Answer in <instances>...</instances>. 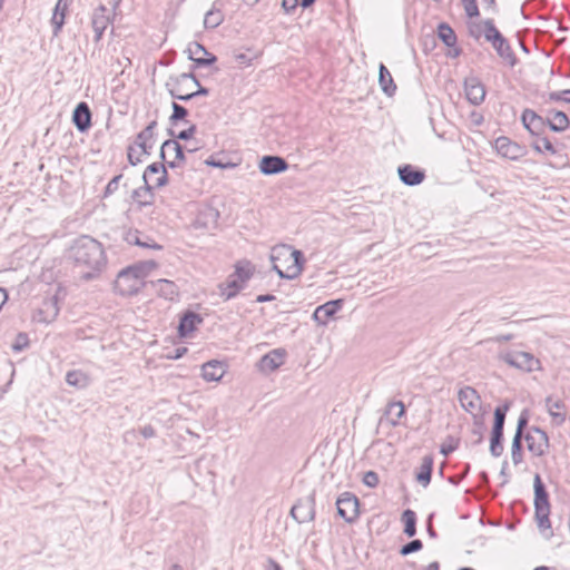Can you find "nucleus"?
Masks as SVG:
<instances>
[{"label": "nucleus", "instance_id": "20e7f679", "mask_svg": "<svg viewBox=\"0 0 570 570\" xmlns=\"http://www.w3.org/2000/svg\"><path fill=\"white\" fill-rule=\"evenodd\" d=\"M534 513L538 522V527L541 530L549 529L551 527L549 514L550 503L549 494L539 474L534 475Z\"/></svg>", "mask_w": 570, "mask_h": 570}, {"label": "nucleus", "instance_id": "680f3d73", "mask_svg": "<svg viewBox=\"0 0 570 570\" xmlns=\"http://www.w3.org/2000/svg\"><path fill=\"white\" fill-rule=\"evenodd\" d=\"M170 97L174 98V99H177V100H181V101H189V100L195 98L193 91L184 92V94H174L171 91Z\"/></svg>", "mask_w": 570, "mask_h": 570}, {"label": "nucleus", "instance_id": "4be33fe9", "mask_svg": "<svg viewBox=\"0 0 570 570\" xmlns=\"http://www.w3.org/2000/svg\"><path fill=\"white\" fill-rule=\"evenodd\" d=\"M72 3V0H58L51 17V26L53 28L52 33L55 37H58L61 32V29L65 24L66 13L68 11L69 6Z\"/></svg>", "mask_w": 570, "mask_h": 570}, {"label": "nucleus", "instance_id": "5fc2aeb1", "mask_svg": "<svg viewBox=\"0 0 570 570\" xmlns=\"http://www.w3.org/2000/svg\"><path fill=\"white\" fill-rule=\"evenodd\" d=\"M363 483L368 488H375L379 484V475L374 471H367L364 473Z\"/></svg>", "mask_w": 570, "mask_h": 570}, {"label": "nucleus", "instance_id": "a18cd8bd", "mask_svg": "<svg viewBox=\"0 0 570 570\" xmlns=\"http://www.w3.org/2000/svg\"><path fill=\"white\" fill-rule=\"evenodd\" d=\"M171 108L173 114L169 117V121L171 125H176L178 121L185 120V118L188 116V110L184 106L175 101L171 104Z\"/></svg>", "mask_w": 570, "mask_h": 570}, {"label": "nucleus", "instance_id": "6e6d98bb", "mask_svg": "<svg viewBox=\"0 0 570 570\" xmlns=\"http://www.w3.org/2000/svg\"><path fill=\"white\" fill-rule=\"evenodd\" d=\"M28 344V337L23 333H19L16 338V343L12 345L13 351L20 352L22 351Z\"/></svg>", "mask_w": 570, "mask_h": 570}, {"label": "nucleus", "instance_id": "e2e57ef3", "mask_svg": "<svg viewBox=\"0 0 570 570\" xmlns=\"http://www.w3.org/2000/svg\"><path fill=\"white\" fill-rule=\"evenodd\" d=\"M235 61L242 66H249L252 58H249L246 53H237L235 55Z\"/></svg>", "mask_w": 570, "mask_h": 570}, {"label": "nucleus", "instance_id": "69168bd1", "mask_svg": "<svg viewBox=\"0 0 570 570\" xmlns=\"http://www.w3.org/2000/svg\"><path fill=\"white\" fill-rule=\"evenodd\" d=\"M179 76H185L186 77V81L187 82L188 81L191 82L193 86H199V80L197 79V77L195 76L193 70L190 72H183Z\"/></svg>", "mask_w": 570, "mask_h": 570}, {"label": "nucleus", "instance_id": "1a4fd4ad", "mask_svg": "<svg viewBox=\"0 0 570 570\" xmlns=\"http://www.w3.org/2000/svg\"><path fill=\"white\" fill-rule=\"evenodd\" d=\"M112 21L114 18L110 16L109 10L105 4H99L94 9L90 17V23L95 32L94 41L96 43L102 39L106 29L112 23Z\"/></svg>", "mask_w": 570, "mask_h": 570}, {"label": "nucleus", "instance_id": "4468645a", "mask_svg": "<svg viewBox=\"0 0 570 570\" xmlns=\"http://www.w3.org/2000/svg\"><path fill=\"white\" fill-rule=\"evenodd\" d=\"M464 92L468 101L473 106H479L484 101L485 87L482 81L475 77L470 76L464 79Z\"/></svg>", "mask_w": 570, "mask_h": 570}, {"label": "nucleus", "instance_id": "6e6552de", "mask_svg": "<svg viewBox=\"0 0 570 570\" xmlns=\"http://www.w3.org/2000/svg\"><path fill=\"white\" fill-rule=\"evenodd\" d=\"M291 517L298 523L311 522L315 518V493L298 499L291 509Z\"/></svg>", "mask_w": 570, "mask_h": 570}, {"label": "nucleus", "instance_id": "dca6fc26", "mask_svg": "<svg viewBox=\"0 0 570 570\" xmlns=\"http://www.w3.org/2000/svg\"><path fill=\"white\" fill-rule=\"evenodd\" d=\"M286 352L284 348H275L265 354L257 362L261 372L269 373L278 368L285 362Z\"/></svg>", "mask_w": 570, "mask_h": 570}, {"label": "nucleus", "instance_id": "2eb2a0df", "mask_svg": "<svg viewBox=\"0 0 570 570\" xmlns=\"http://www.w3.org/2000/svg\"><path fill=\"white\" fill-rule=\"evenodd\" d=\"M218 219L219 212L212 206H206L198 212L193 225L196 229L212 230L217 227Z\"/></svg>", "mask_w": 570, "mask_h": 570}, {"label": "nucleus", "instance_id": "412c9836", "mask_svg": "<svg viewBox=\"0 0 570 570\" xmlns=\"http://www.w3.org/2000/svg\"><path fill=\"white\" fill-rule=\"evenodd\" d=\"M400 180L406 186H417L424 178L425 173L422 169L415 168L412 165H403L397 168Z\"/></svg>", "mask_w": 570, "mask_h": 570}, {"label": "nucleus", "instance_id": "58836bf2", "mask_svg": "<svg viewBox=\"0 0 570 570\" xmlns=\"http://www.w3.org/2000/svg\"><path fill=\"white\" fill-rule=\"evenodd\" d=\"M531 146L539 154L549 153L557 155L559 153L557 146L548 137L541 135L537 137Z\"/></svg>", "mask_w": 570, "mask_h": 570}, {"label": "nucleus", "instance_id": "0e129e2a", "mask_svg": "<svg viewBox=\"0 0 570 570\" xmlns=\"http://www.w3.org/2000/svg\"><path fill=\"white\" fill-rule=\"evenodd\" d=\"M132 153H135V148L134 146H129L127 149L128 161L130 165L136 166L141 161V159L139 157H132Z\"/></svg>", "mask_w": 570, "mask_h": 570}, {"label": "nucleus", "instance_id": "a878e982", "mask_svg": "<svg viewBox=\"0 0 570 570\" xmlns=\"http://www.w3.org/2000/svg\"><path fill=\"white\" fill-rule=\"evenodd\" d=\"M226 372L224 363L213 360L202 366V376L207 382L219 381Z\"/></svg>", "mask_w": 570, "mask_h": 570}, {"label": "nucleus", "instance_id": "0eeeda50", "mask_svg": "<svg viewBox=\"0 0 570 570\" xmlns=\"http://www.w3.org/2000/svg\"><path fill=\"white\" fill-rule=\"evenodd\" d=\"M337 514L347 523H353L360 515V500L352 492H343L336 499Z\"/></svg>", "mask_w": 570, "mask_h": 570}, {"label": "nucleus", "instance_id": "cd10ccee", "mask_svg": "<svg viewBox=\"0 0 570 570\" xmlns=\"http://www.w3.org/2000/svg\"><path fill=\"white\" fill-rule=\"evenodd\" d=\"M547 122L550 130L554 132H562L570 126V120L563 111L551 110L548 114Z\"/></svg>", "mask_w": 570, "mask_h": 570}, {"label": "nucleus", "instance_id": "9d476101", "mask_svg": "<svg viewBox=\"0 0 570 570\" xmlns=\"http://www.w3.org/2000/svg\"><path fill=\"white\" fill-rule=\"evenodd\" d=\"M500 358L507 364L527 372L535 370L539 365V360L528 352H508L501 354Z\"/></svg>", "mask_w": 570, "mask_h": 570}, {"label": "nucleus", "instance_id": "338daca9", "mask_svg": "<svg viewBox=\"0 0 570 570\" xmlns=\"http://www.w3.org/2000/svg\"><path fill=\"white\" fill-rule=\"evenodd\" d=\"M432 519H433V513H431L428 518V522H426V531H428V534L431 537V538H436L438 534H436V531L433 529L432 527Z\"/></svg>", "mask_w": 570, "mask_h": 570}, {"label": "nucleus", "instance_id": "7c9ffc66", "mask_svg": "<svg viewBox=\"0 0 570 570\" xmlns=\"http://www.w3.org/2000/svg\"><path fill=\"white\" fill-rule=\"evenodd\" d=\"M379 83L382 91L386 96L392 97L395 94L396 85L394 83L392 75L384 63H380L379 67Z\"/></svg>", "mask_w": 570, "mask_h": 570}, {"label": "nucleus", "instance_id": "f03ea898", "mask_svg": "<svg viewBox=\"0 0 570 570\" xmlns=\"http://www.w3.org/2000/svg\"><path fill=\"white\" fill-rule=\"evenodd\" d=\"M145 264L131 265L120 271L115 281V289L121 296L136 295L144 286V278L147 275Z\"/></svg>", "mask_w": 570, "mask_h": 570}, {"label": "nucleus", "instance_id": "79ce46f5", "mask_svg": "<svg viewBox=\"0 0 570 570\" xmlns=\"http://www.w3.org/2000/svg\"><path fill=\"white\" fill-rule=\"evenodd\" d=\"M522 440L519 434H514L511 445V459L514 465L523 461Z\"/></svg>", "mask_w": 570, "mask_h": 570}, {"label": "nucleus", "instance_id": "f704fd0d", "mask_svg": "<svg viewBox=\"0 0 570 570\" xmlns=\"http://www.w3.org/2000/svg\"><path fill=\"white\" fill-rule=\"evenodd\" d=\"M158 294L166 299H175L178 296V288L176 284L168 279H157L154 284Z\"/></svg>", "mask_w": 570, "mask_h": 570}, {"label": "nucleus", "instance_id": "5701e85b", "mask_svg": "<svg viewBox=\"0 0 570 570\" xmlns=\"http://www.w3.org/2000/svg\"><path fill=\"white\" fill-rule=\"evenodd\" d=\"M158 174L159 176L155 179L153 186L158 188L165 186L168 183V173L166 169V165L163 163H153L149 166H147L142 175L144 183H149L151 175Z\"/></svg>", "mask_w": 570, "mask_h": 570}, {"label": "nucleus", "instance_id": "c9c22d12", "mask_svg": "<svg viewBox=\"0 0 570 570\" xmlns=\"http://www.w3.org/2000/svg\"><path fill=\"white\" fill-rule=\"evenodd\" d=\"M153 188L154 186L150 185V183L145 184L142 187H139L132 191V199L139 206L151 205L154 198Z\"/></svg>", "mask_w": 570, "mask_h": 570}, {"label": "nucleus", "instance_id": "774afa93", "mask_svg": "<svg viewBox=\"0 0 570 570\" xmlns=\"http://www.w3.org/2000/svg\"><path fill=\"white\" fill-rule=\"evenodd\" d=\"M141 434L145 439L155 436V429L151 425H146L141 429Z\"/></svg>", "mask_w": 570, "mask_h": 570}, {"label": "nucleus", "instance_id": "e433bc0d", "mask_svg": "<svg viewBox=\"0 0 570 570\" xmlns=\"http://www.w3.org/2000/svg\"><path fill=\"white\" fill-rule=\"evenodd\" d=\"M438 37L449 48L455 47L458 41L454 30L446 22L438 26Z\"/></svg>", "mask_w": 570, "mask_h": 570}, {"label": "nucleus", "instance_id": "2f4dec72", "mask_svg": "<svg viewBox=\"0 0 570 570\" xmlns=\"http://www.w3.org/2000/svg\"><path fill=\"white\" fill-rule=\"evenodd\" d=\"M193 87L191 82L186 81L185 76H170L166 82L169 95H171V91L174 94L190 92L193 91Z\"/></svg>", "mask_w": 570, "mask_h": 570}, {"label": "nucleus", "instance_id": "473e14b6", "mask_svg": "<svg viewBox=\"0 0 570 570\" xmlns=\"http://www.w3.org/2000/svg\"><path fill=\"white\" fill-rule=\"evenodd\" d=\"M432 470H433V458L430 455H425L422 459L421 466L415 475L416 481L424 488L428 487L431 482Z\"/></svg>", "mask_w": 570, "mask_h": 570}, {"label": "nucleus", "instance_id": "b1692460", "mask_svg": "<svg viewBox=\"0 0 570 570\" xmlns=\"http://www.w3.org/2000/svg\"><path fill=\"white\" fill-rule=\"evenodd\" d=\"M458 399L461 406L466 411L472 413L473 410L479 407L480 405V395L478 392L471 386H464L460 389L458 393Z\"/></svg>", "mask_w": 570, "mask_h": 570}, {"label": "nucleus", "instance_id": "7ed1b4c3", "mask_svg": "<svg viewBox=\"0 0 570 570\" xmlns=\"http://www.w3.org/2000/svg\"><path fill=\"white\" fill-rule=\"evenodd\" d=\"M484 27V38L490 42L498 56L504 60L510 67H514L518 62L517 56L513 52L508 39L499 31L492 19L482 21Z\"/></svg>", "mask_w": 570, "mask_h": 570}, {"label": "nucleus", "instance_id": "de8ad7c7", "mask_svg": "<svg viewBox=\"0 0 570 570\" xmlns=\"http://www.w3.org/2000/svg\"><path fill=\"white\" fill-rule=\"evenodd\" d=\"M422 541L420 539H413L412 541L402 546L399 552L401 556L406 557L411 553L419 552L420 550H422Z\"/></svg>", "mask_w": 570, "mask_h": 570}, {"label": "nucleus", "instance_id": "ddd939ff", "mask_svg": "<svg viewBox=\"0 0 570 570\" xmlns=\"http://www.w3.org/2000/svg\"><path fill=\"white\" fill-rule=\"evenodd\" d=\"M186 52L188 53V58L194 61L195 68L199 67H208L217 61V57L208 52L207 49L199 42H193L188 46Z\"/></svg>", "mask_w": 570, "mask_h": 570}, {"label": "nucleus", "instance_id": "13d9d810", "mask_svg": "<svg viewBox=\"0 0 570 570\" xmlns=\"http://www.w3.org/2000/svg\"><path fill=\"white\" fill-rule=\"evenodd\" d=\"M205 164L209 167H216V168H227V167L234 166V164H230V163L224 164L220 160H215L213 157L206 159Z\"/></svg>", "mask_w": 570, "mask_h": 570}, {"label": "nucleus", "instance_id": "72a5a7b5", "mask_svg": "<svg viewBox=\"0 0 570 570\" xmlns=\"http://www.w3.org/2000/svg\"><path fill=\"white\" fill-rule=\"evenodd\" d=\"M546 405L554 423L557 425H561L566 421V414L561 412V410L566 407V404L561 400H553L552 397H547Z\"/></svg>", "mask_w": 570, "mask_h": 570}, {"label": "nucleus", "instance_id": "ea45409f", "mask_svg": "<svg viewBox=\"0 0 570 570\" xmlns=\"http://www.w3.org/2000/svg\"><path fill=\"white\" fill-rule=\"evenodd\" d=\"M224 21V14L220 9L213 8L206 12L204 17V27L206 29H215Z\"/></svg>", "mask_w": 570, "mask_h": 570}, {"label": "nucleus", "instance_id": "8fccbe9b", "mask_svg": "<svg viewBox=\"0 0 570 570\" xmlns=\"http://www.w3.org/2000/svg\"><path fill=\"white\" fill-rule=\"evenodd\" d=\"M196 130H197V127H196V125L193 124L187 129L179 131L177 135L175 134V131L173 129H168V135L171 137H176L177 139H180V140H188L195 135Z\"/></svg>", "mask_w": 570, "mask_h": 570}, {"label": "nucleus", "instance_id": "09e8293b", "mask_svg": "<svg viewBox=\"0 0 570 570\" xmlns=\"http://www.w3.org/2000/svg\"><path fill=\"white\" fill-rule=\"evenodd\" d=\"M461 1H462V4H463L465 14L469 18H476V17L480 16V10H479V7L476 4V0H461Z\"/></svg>", "mask_w": 570, "mask_h": 570}, {"label": "nucleus", "instance_id": "f8f14e48", "mask_svg": "<svg viewBox=\"0 0 570 570\" xmlns=\"http://www.w3.org/2000/svg\"><path fill=\"white\" fill-rule=\"evenodd\" d=\"M283 248H285L289 253V257L293 259V263H292V265H289L287 267L286 272H284L281 268H278L277 265H274L273 269L277 273V275L281 278L294 279L295 277L301 275V273L303 272V266H304V263H305L304 255H303V253L301 250L292 249L291 247H285L284 246Z\"/></svg>", "mask_w": 570, "mask_h": 570}, {"label": "nucleus", "instance_id": "4d7b16f0", "mask_svg": "<svg viewBox=\"0 0 570 570\" xmlns=\"http://www.w3.org/2000/svg\"><path fill=\"white\" fill-rule=\"evenodd\" d=\"M299 6V0H283L282 7L285 12H293Z\"/></svg>", "mask_w": 570, "mask_h": 570}, {"label": "nucleus", "instance_id": "f257e3e1", "mask_svg": "<svg viewBox=\"0 0 570 570\" xmlns=\"http://www.w3.org/2000/svg\"><path fill=\"white\" fill-rule=\"evenodd\" d=\"M70 258L77 266L85 267L81 278H95L105 267L107 259L102 245L95 238L82 235L70 247Z\"/></svg>", "mask_w": 570, "mask_h": 570}, {"label": "nucleus", "instance_id": "37998d69", "mask_svg": "<svg viewBox=\"0 0 570 570\" xmlns=\"http://www.w3.org/2000/svg\"><path fill=\"white\" fill-rule=\"evenodd\" d=\"M163 149H169L175 153V160L185 163L186 156L183 146L176 139H167L163 142Z\"/></svg>", "mask_w": 570, "mask_h": 570}, {"label": "nucleus", "instance_id": "4c0bfd02", "mask_svg": "<svg viewBox=\"0 0 570 570\" xmlns=\"http://www.w3.org/2000/svg\"><path fill=\"white\" fill-rule=\"evenodd\" d=\"M401 520L404 523L403 533L409 538H413L416 534V513L411 509H406L403 511Z\"/></svg>", "mask_w": 570, "mask_h": 570}, {"label": "nucleus", "instance_id": "bb28decb", "mask_svg": "<svg viewBox=\"0 0 570 570\" xmlns=\"http://www.w3.org/2000/svg\"><path fill=\"white\" fill-rule=\"evenodd\" d=\"M245 287V285L239 284V282L230 275L225 282L218 284L219 295L224 301L233 299Z\"/></svg>", "mask_w": 570, "mask_h": 570}, {"label": "nucleus", "instance_id": "c756f323", "mask_svg": "<svg viewBox=\"0 0 570 570\" xmlns=\"http://www.w3.org/2000/svg\"><path fill=\"white\" fill-rule=\"evenodd\" d=\"M156 127H157V121L153 120L136 137L135 144L141 149L142 154H145V155L150 154V146H147L146 144H147V141L154 140Z\"/></svg>", "mask_w": 570, "mask_h": 570}, {"label": "nucleus", "instance_id": "052dcab7", "mask_svg": "<svg viewBox=\"0 0 570 570\" xmlns=\"http://www.w3.org/2000/svg\"><path fill=\"white\" fill-rule=\"evenodd\" d=\"M264 570H283L282 566L271 557H267Z\"/></svg>", "mask_w": 570, "mask_h": 570}, {"label": "nucleus", "instance_id": "9b49d317", "mask_svg": "<svg viewBox=\"0 0 570 570\" xmlns=\"http://www.w3.org/2000/svg\"><path fill=\"white\" fill-rule=\"evenodd\" d=\"M494 148L500 156L510 160H518L527 155L525 147L505 136H500L494 140Z\"/></svg>", "mask_w": 570, "mask_h": 570}, {"label": "nucleus", "instance_id": "39448f33", "mask_svg": "<svg viewBox=\"0 0 570 570\" xmlns=\"http://www.w3.org/2000/svg\"><path fill=\"white\" fill-rule=\"evenodd\" d=\"M508 410V403L499 405L494 410V421L490 438V453L494 458L501 456L504 451L503 431Z\"/></svg>", "mask_w": 570, "mask_h": 570}, {"label": "nucleus", "instance_id": "f3484780", "mask_svg": "<svg viewBox=\"0 0 570 570\" xmlns=\"http://www.w3.org/2000/svg\"><path fill=\"white\" fill-rule=\"evenodd\" d=\"M521 120L524 128L535 137L540 136L546 126H548L547 118L539 116L534 110L529 108L523 110Z\"/></svg>", "mask_w": 570, "mask_h": 570}, {"label": "nucleus", "instance_id": "49530a36", "mask_svg": "<svg viewBox=\"0 0 570 570\" xmlns=\"http://www.w3.org/2000/svg\"><path fill=\"white\" fill-rule=\"evenodd\" d=\"M86 381V376L79 371H69L66 374V382L71 386L83 387Z\"/></svg>", "mask_w": 570, "mask_h": 570}, {"label": "nucleus", "instance_id": "c03bdc74", "mask_svg": "<svg viewBox=\"0 0 570 570\" xmlns=\"http://www.w3.org/2000/svg\"><path fill=\"white\" fill-rule=\"evenodd\" d=\"M485 430V425L482 421V417L474 416L472 435L474 436L473 444L479 445L483 442V433Z\"/></svg>", "mask_w": 570, "mask_h": 570}, {"label": "nucleus", "instance_id": "a211bd4d", "mask_svg": "<svg viewBox=\"0 0 570 570\" xmlns=\"http://www.w3.org/2000/svg\"><path fill=\"white\" fill-rule=\"evenodd\" d=\"M343 299H333L317 306L313 313V320L320 325H326L343 307Z\"/></svg>", "mask_w": 570, "mask_h": 570}, {"label": "nucleus", "instance_id": "3c124183", "mask_svg": "<svg viewBox=\"0 0 570 570\" xmlns=\"http://www.w3.org/2000/svg\"><path fill=\"white\" fill-rule=\"evenodd\" d=\"M529 423V413L527 410L522 411L517 423V430L514 434H519L520 438L524 436V430Z\"/></svg>", "mask_w": 570, "mask_h": 570}, {"label": "nucleus", "instance_id": "a19ab883", "mask_svg": "<svg viewBox=\"0 0 570 570\" xmlns=\"http://www.w3.org/2000/svg\"><path fill=\"white\" fill-rule=\"evenodd\" d=\"M404 413L405 406L403 402L396 401L389 403L386 414L390 415V423L393 426L399 424V420L404 415Z\"/></svg>", "mask_w": 570, "mask_h": 570}, {"label": "nucleus", "instance_id": "6ab92c4d", "mask_svg": "<svg viewBox=\"0 0 570 570\" xmlns=\"http://www.w3.org/2000/svg\"><path fill=\"white\" fill-rule=\"evenodd\" d=\"M288 168L287 161L279 156L267 155L262 157L259 161V170L264 175H277L286 171Z\"/></svg>", "mask_w": 570, "mask_h": 570}, {"label": "nucleus", "instance_id": "603ef678", "mask_svg": "<svg viewBox=\"0 0 570 570\" xmlns=\"http://www.w3.org/2000/svg\"><path fill=\"white\" fill-rule=\"evenodd\" d=\"M550 101H564L570 102V89H564L561 91H552L549 94Z\"/></svg>", "mask_w": 570, "mask_h": 570}, {"label": "nucleus", "instance_id": "423d86ee", "mask_svg": "<svg viewBox=\"0 0 570 570\" xmlns=\"http://www.w3.org/2000/svg\"><path fill=\"white\" fill-rule=\"evenodd\" d=\"M527 442V449L533 456H544L548 453L550 441L546 431L539 426L532 425L523 436Z\"/></svg>", "mask_w": 570, "mask_h": 570}, {"label": "nucleus", "instance_id": "aec40b11", "mask_svg": "<svg viewBox=\"0 0 570 570\" xmlns=\"http://www.w3.org/2000/svg\"><path fill=\"white\" fill-rule=\"evenodd\" d=\"M91 110L87 102H79L72 112V122L79 132H86L91 127Z\"/></svg>", "mask_w": 570, "mask_h": 570}, {"label": "nucleus", "instance_id": "864d4df0", "mask_svg": "<svg viewBox=\"0 0 570 570\" xmlns=\"http://www.w3.org/2000/svg\"><path fill=\"white\" fill-rule=\"evenodd\" d=\"M122 178V175H117L115 176L106 186L105 188V191H104V197H108L110 195H112L114 193H116V190L119 188V183Z\"/></svg>", "mask_w": 570, "mask_h": 570}, {"label": "nucleus", "instance_id": "c85d7f7f", "mask_svg": "<svg viewBox=\"0 0 570 570\" xmlns=\"http://www.w3.org/2000/svg\"><path fill=\"white\" fill-rule=\"evenodd\" d=\"M255 272L254 265L247 261H238L235 264V271L230 274L235 279L246 286L247 282L253 277Z\"/></svg>", "mask_w": 570, "mask_h": 570}, {"label": "nucleus", "instance_id": "393cba45", "mask_svg": "<svg viewBox=\"0 0 570 570\" xmlns=\"http://www.w3.org/2000/svg\"><path fill=\"white\" fill-rule=\"evenodd\" d=\"M203 322V317L191 311H187L180 318L178 333L180 337H186L196 330V326Z\"/></svg>", "mask_w": 570, "mask_h": 570}, {"label": "nucleus", "instance_id": "bf43d9fd", "mask_svg": "<svg viewBox=\"0 0 570 570\" xmlns=\"http://www.w3.org/2000/svg\"><path fill=\"white\" fill-rule=\"evenodd\" d=\"M482 33L484 35V27H483L482 22L480 24H474V26L470 27V36L472 38L478 40Z\"/></svg>", "mask_w": 570, "mask_h": 570}]
</instances>
